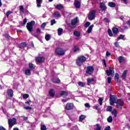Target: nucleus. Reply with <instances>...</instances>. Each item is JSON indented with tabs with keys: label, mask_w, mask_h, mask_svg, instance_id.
<instances>
[{
	"label": "nucleus",
	"mask_w": 130,
	"mask_h": 130,
	"mask_svg": "<svg viewBox=\"0 0 130 130\" xmlns=\"http://www.w3.org/2000/svg\"><path fill=\"white\" fill-rule=\"evenodd\" d=\"M90 22L87 21V22L84 24V27H85V28H88V27L89 26H90Z\"/></svg>",
	"instance_id": "obj_48"
},
{
	"label": "nucleus",
	"mask_w": 130,
	"mask_h": 130,
	"mask_svg": "<svg viewBox=\"0 0 130 130\" xmlns=\"http://www.w3.org/2000/svg\"><path fill=\"white\" fill-rule=\"evenodd\" d=\"M93 27H94V24H92L90 26H89L87 30L86 31V32L88 34H90V33H91V32H92V30L93 29Z\"/></svg>",
	"instance_id": "obj_22"
},
{
	"label": "nucleus",
	"mask_w": 130,
	"mask_h": 130,
	"mask_svg": "<svg viewBox=\"0 0 130 130\" xmlns=\"http://www.w3.org/2000/svg\"><path fill=\"white\" fill-rule=\"evenodd\" d=\"M110 55H111V53H110L108 51H107L106 52V56H110Z\"/></svg>",
	"instance_id": "obj_64"
},
{
	"label": "nucleus",
	"mask_w": 130,
	"mask_h": 130,
	"mask_svg": "<svg viewBox=\"0 0 130 130\" xmlns=\"http://www.w3.org/2000/svg\"><path fill=\"white\" fill-rule=\"evenodd\" d=\"M28 67H29V70H34V69H35V67L34 66V64L32 63H29L28 64Z\"/></svg>",
	"instance_id": "obj_29"
},
{
	"label": "nucleus",
	"mask_w": 130,
	"mask_h": 130,
	"mask_svg": "<svg viewBox=\"0 0 130 130\" xmlns=\"http://www.w3.org/2000/svg\"><path fill=\"white\" fill-rule=\"evenodd\" d=\"M55 8V9H56V10H58L59 11H60V10H62V9H63V6L61 4L57 5Z\"/></svg>",
	"instance_id": "obj_25"
},
{
	"label": "nucleus",
	"mask_w": 130,
	"mask_h": 130,
	"mask_svg": "<svg viewBox=\"0 0 130 130\" xmlns=\"http://www.w3.org/2000/svg\"><path fill=\"white\" fill-rule=\"evenodd\" d=\"M24 109H26V110H31V109H32V108L30 107H24Z\"/></svg>",
	"instance_id": "obj_57"
},
{
	"label": "nucleus",
	"mask_w": 130,
	"mask_h": 130,
	"mask_svg": "<svg viewBox=\"0 0 130 130\" xmlns=\"http://www.w3.org/2000/svg\"><path fill=\"white\" fill-rule=\"evenodd\" d=\"M85 107L88 108H90L91 107V106H90V104H89L88 103L85 104Z\"/></svg>",
	"instance_id": "obj_61"
},
{
	"label": "nucleus",
	"mask_w": 130,
	"mask_h": 130,
	"mask_svg": "<svg viewBox=\"0 0 130 130\" xmlns=\"http://www.w3.org/2000/svg\"><path fill=\"white\" fill-rule=\"evenodd\" d=\"M55 23H56L55 19H52L51 20V26H53V25H54Z\"/></svg>",
	"instance_id": "obj_49"
},
{
	"label": "nucleus",
	"mask_w": 130,
	"mask_h": 130,
	"mask_svg": "<svg viewBox=\"0 0 130 130\" xmlns=\"http://www.w3.org/2000/svg\"><path fill=\"white\" fill-rule=\"evenodd\" d=\"M94 81V78H88L87 79V85L89 86L90 84Z\"/></svg>",
	"instance_id": "obj_34"
},
{
	"label": "nucleus",
	"mask_w": 130,
	"mask_h": 130,
	"mask_svg": "<svg viewBox=\"0 0 130 130\" xmlns=\"http://www.w3.org/2000/svg\"><path fill=\"white\" fill-rule=\"evenodd\" d=\"M55 53L59 56H63L66 54V51L61 47H57L55 50Z\"/></svg>",
	"instance_id": "obj_3"
},
{
	"label": "nucleus",
	"mask_w": 130,
	"mask_h": 130,
	"mask_svg": "<svg viewBox=\"0 0 130 130\" xmlns=\"http://www.w3.org/2000/svg\"><path fill=\"white\" fill-rule=\"evenodd\" d=\"M49 95L50 97H54L55 95V90L52 88L50 89L49 91Z\"/></svg>",
	"instance_id": "obj_15"
},
{
	"label": "nucleus",
	"mask_w": 130,
	"mask_h": 130,
	"mask_svg": "<svg viewBox=\"0 0 130 130\" xmlns=\"http://www.w3.org/2000/svg\"><path fill=\"white\" fill-rule=\"evenodd\" d=\"M37 2V5L38 8H41V3L42 2H43V0H36Z\"/></svg>",
	"instance_id": "obj_28"
},
{
	"label": "nucleus",
	"mask_w": 130,
	"mask_h": 130,
	"mask_svg": "<svg viewBox=\"0 0 130 130\" xmlns=\"http://www.w3.org/2000/svg\"><path fill=\"white\" fill-rule=\"evenodd\" d=\"M103 61L104 62V64L105 66V67L107 68V65L106 64V61L105 60V59H103Z\"/></svg>",
	"instance_id": "obj_60"
},
{
	"label": "nucleus",
	"mask_w": 130,
	"mask_h": 130,
	"mask_svg": "<svg viewBox=\"0 0 130 130\" xmlns=\"http://www.w3.org/2000/svg\"><path fill=\"white\" fill-rule=\"evenodd\" d=\"M57 31H58V35H59V36H60V35L62 34V31H63V29H62V28H59L57 29Z\"/></svg>",
	"instance_id": "obj_38"
},
{
	"label": "nucleus",
	"mask_w": 130,
	"mask_h": 130,
	"mask_svg": "<svg viewBox=\"0 0 130 130\" xmlns=\"http://www.w3.org/2000/svg\"><path fill=\"white\" fill-rule=\"evenodd\" d=\"M108 6L109 7H110V8H115L116 4L113 2H109Z\"/></svg>",
	"instance_id": "obj_27"
},
{
	"label": "nucleus",
	"mask_w": 130,
	"mask_h": 130,
	"mask_svg": "<svg viewBox=\"0 0 130 130\" xmlns=\"http://www.w3.org/2000/svg\"><path fill=\"white\" fill-rule=\"evenodd\" d=\"M46 26V22H44V23H43L42 24L41 27L43 29V30H44Z\"/></svg>",
	"instance_id": "obj_47"
},
{
	"label": "nucleus",
	"mask_w": 130,
	"mask_h": 130,
	"mask_svg": "<svg viewBox=\"0 0 130 130\" xmlns=\"http://www.w3.org/2000/svg\"><path fill=\"white\" fill-rule=\"evenodd\" d=\"M98 102L100 104V105L102 106L103 104V99L102 98H99Z\"/></svg>",
	"instance_id": "obj_40"
},
{
	"label": "nucleus",
	"mask_w": 130,
	"mask_h": 130,
	"mask_svg": "<svg viewBox=\"0 0 130 130\" xmlns=\"http://www.w3.org/2000/svg\"><path fill=\"white\" fill-rule=\"evenodd\" d=\"M8 124L10 128H12L13 125L17 124V119L13 118L12 119H8Z\"/></svg>",
	"instance_id": "obj_6"
},
{
	"label": "nucleus",
	"mask_w": 130,
	"mask_h": 130,
	"mask_svg": "<svg viewBox=\"0 0 130 130\" xmlns=\"http://www.w3.org/2000/svg\"><path fill=\"white\" fill-rule=\"evenodd\" d=\"M111 83V77H108V83L110 84Z\"/></svg>",
	"instance_id": "obj_59"
},
{
	"label": "nucleus",
	"mask_w": 130,
	"mask_h": 130,
	"mask_svg": "<svg viewBox=\"0 0 130 130\" xmlns=\"http://www.w3.org/2000/svg\"><path fill=\"white\" fill-rule=\"evenodd\" d=\"M69 95V92H68L67 91L62 90L60 91V95L64 97H67Z\"/></svg>",
	"instance_id": "obj_20"
},
{
	"label": "nucleus",
	"mask_w": 130,
	"mask_h": 130,
	"mask_svg": "<svg viewBox=\"0 0 130 130\" xmlns=\"http://www.w3.org/2000/svg\"><path fill=\"white\" fill-rule=\"evenodd\" d=\"M86 74H88L89 76H91V75H92L94 72V67H93V66H87L86 67Z\"/></svg>",
	"instance_id": "obj_9"
},
{
	"label": "nucleus",
	"mask_w": 130,
	"mask_h": 130,
	"mask_svg": "<svg viewBox=\"0 0 130 130\" xmlns=\"http://www.w3.org/2000/svg\"><path fill=\"white\" fill-rule=\"evenodd\" d=\"M23 98H24V99H27V98H29V94L27 93L23 94Z\"/></svg>",
	"instance_id": "obj_51"
},
{
	"label": "nucleus",
	"mask_w": 130,
	"mask_h": 130,
	"mask_svg": "<svg viewBox=\"0 0 130 130\" xmlns=\"http://www.w3.org/2000/svg\"><path fill=\"white\" fill-rule=\"evenodd\" d=\"M86 60H87L86 57L84 56H80L77 59L76 63L78 67H81Z\"/></svg>",
	"instance_id": "obj_1"
},
{
	"label": "nucleus",
	"mask_w": 130,
	"mask_h": 130,
	"mask_svg": "<svg viewBox=\"0 0 130 130\" xmlns=\"http://www.w3.org/2000/svg\"><path fill=\"white\" fill-rule=\"evenodd\" d=\"M100 7L101 8L102 11H105V10L107 9L106 5H105L103 2L100 3Z\"/></svg>",
	"instance_id": "obj_17"
},
{
	"label": "nucleus",
	"mask_w": 130,
	"mask_h": 130,
	"mask_svg": "<svg viewBox=\"0 0 130 130\" xmlns=\"http://www.w3.org/2000/svg\"><path fill=\"white\" fill-rule=\"evenodd\" d=\"M30 103H32V101H31L30 100L25 102V104H27V105H30Z\"/></svg>",
	"instance_id": "obj_55"
},
{
	"label": "nucleus",
	"mask_w": 130,
	"mask_h": 130,
	"mask_svg": "<svg viewBox=\"0 0 130 130\" xmlns=\"http://www.w3.org/2000/svg\"><path fill=\"white\" fill-rule=\"evenodd\" d=\"M18 48H25V47H27V43L25 42H22L20 43L18 45Z\"/></svg>",
	"instance_id": "obj_16"
},
{
	"label": "nucleus",
	"mask_w": 130,
	"mask_h": 130,
	"mask_svg": "<svg viewBox=\"0 0 130 130\" xmlns=\"http://www.w3.org/2000/svg\"><path fill=\"white\" fill-rule=\"evenodd\" d=\"M118 61L119 63H121V62H123L124 61V57L122 56H119L118 59Z\"/></svg>",
	"instance_id": "obj_33"
},
{
	"label": "nucleus",
	"mask_w": 130,
	"mask_h": 130,
	"mask_svg": "<svg viewBox=\"0 0 130 130\" xmlns=\"http://www.w3.org/2000/svg\"><path fill=\"white\" fill-rule=\"evenodd\" d=\"M36 33L37 34H40L41 33V30L40 29V28H37Z\"/></svg>",
	"instance_id": "obj_53"
},
{
	"label": "nucleus",
	"mask_w": 130,
	"mask_h": 130,
	"mask_svg": "<svg viewBox=\"0 0 130 130\" xmlns=\"http://www.w3.org/2000/svg\"><path fill=\"white\" fill-rule=\"evenodd\" d=\"M112 116H109V117L107 118V121L108 122H109L111 123V122H112Z\"/></svg>",
	"instance_id": "obj_43"
},
{
	"label": "nucleus",
	"mask_w": 130,
	"mask_h": 130,
	"mask_svg": "<svg viewBox=\"0 0 130 130\" xmlns=\"http://www.w3.org/2000/svg\"><path fill=\"white\" fill-rule=\"evenodd\" d=\"M126 74H127V70H125L122 74V80H125L126 78Z\"/></svg>",
	"instance_id": "obj_23"
},
{
	"label": "nucleus",
	"mask_w": 130,
	"mask_h": 130,
	"mask_svg": "<svg viewBox=\"0 0 130 130\" xmlns=\"http://www.w3.org/2000/svg\"><path fill=\"white\" fill-rule=\"evenodd\" d=\"M65 109L66 110H72L74 109V104L73 103H68L65 106Z\"/></svg>",
	"instance_id": "obj_10"
},
{
	"label": "nucleus",
	"mask_w": 130,
	"mask_h": 130,
	"mask_svg": "<svg viewBox=\"0 0 130 130\" xmlns=\"http://www.w3.org/2000/svg\"><path fill=\"white\" fill-rule=\"evenodd\" d=\"M116 104L117 105V108L119 109H122V107H123L124 102L123 101V100L120 99L116 103Z\"/></svg>",
	"instance_id": "obj_8"
},
{
	"label": "nucleus",
	"mask_w": 130,
	"mask_h": 130,
	"mask_svg": "<svg viewBox=\"0 0 130 130\" xmlns=\"http://www.w3.org/2000/svg\"><path fill=\"white\" fill-rule=\"evenodd\" d=\"M41 130H47V128H46V126L45 124H43L41 126Z\"/></svg>",
	"instance_id": "obj_45"
},
{
	"label": "nucleus",
	"mask_w": 130,
	"mask_h": 130,
	"mask_svg": "<svg viewBox=\"0 0 130 130\" xmlns=\"http://www.w3.org/2000/svg\"><path fill=\"white\" fill-rule=\"evenodd\" d=\"M13 13V12L12 11H8L6 13V16L7 17V18L9 17V16H10V15H11V14H12Z\"/></svg>",
	"instance_id": "obj_54"
},
{
	"label": "nucleus",
	"mask_w": 130,
	"mask_h": 130,
	"mask_svg": "<svg viewBox=\"0 0 130 130\" xmlns=\"http://www.w3.org/2000/svg\"><path fill=\"white\" fill-rule=\"evenodd\" d=\"M118 101V99L117 98V96L115 95H110V99H109V103L110 105H111L112 106H113L114 105V104L117 102Z\"/></svg>",
	"instance_id": "obj_2"
},
{
	"label": "nucleus",
	"mask_w": 130,
	"mask_h": 130,
	"mask_svg": "<svg viewBox=\"0 0 130 130\" xmlns=\"http://www.w3.org/2000/svg\"><path fill=\"white\" fill-rule=\"evenodd\" d=\"M93 109H95V110H97L98 112L101 110V109H100V105H94L93 106Z\"/></svg>",
	"instance_id": "obj_26"
},
{
	"label": "nucleus",
	"mask_w": 130,
	"mask_h": 130,
	"mask_svg": "<svg viewBox=\"0 0 130 130\" xmlns=\"http://www.w3.org/2000/svg\"><path fill=\"white\" fill-rule=\"evenodd\" d=\"M44 60H45V58H44V57L43 56H38L36 58V61H37V62H39V63L44 62Z\"/></svg>",
	"instance_id": "obj_12"
},
{
	"label": "nucleus",
	"mask_w": 130,
	"mask_h": 130,
	"mask_svg": "<svg viewBox=\"0 0 130 130\" xmlns=\"http://www.w3.org/2000/svg\"><path fill=\"white\" fill-rule=\"evenodd\" d=\"M25 75L26 76H31V70L30 69H27L25 70Z\"/></svg>",
	"instance_id": "obj_32"
},
{
	"label": "nucleus",
	"mask_w": 130,
	"mask_h": 130,
	"mask_svg": "<svg viewBox=\"0 0 130 130\" xmlns=\"http://www.w3.org/2000/svg\"><path fill=\"white\" fill-rule=\"evenodd\" d=\"M114 46L115 47H118L119 46V44H118V42H116L114 43Z\"/></svg>",
	"instance_id": "obj_62"
},
{
	"label": "nucleus",
	"mask_w": 130,
	"mask_h": 130,
	"mask_svg": "<svg viewBox=\"0 0 130 130\" xmlns=\"http://www.w3.org/2000/svg\"><path fill=\"white\" fill-rule=\"evenodd\" d=\"M53 16L55 18H59L60 17V13L58 11H56L54 13Z\"/></svg>",
	"instance_id": "obj_24"
},
{
	"label": "nucleus",
	"mask_w": 130,
	"mask_h": 130,
	"mask_svg": "<svg viewBox=\"0 0 130 130\" xmlns=\"http://www.w3.org/2000/svg\"><path fill=\"white\" fill-rule=\"evenodd\" d=\"M96 126L95 130H101L102 129V126L99 123L96 124Z\"/></svg>",
	"instance_id": "obj_37"
},
{
	"label": "nucleus",
	"mask_w": 130,
	"mask_h": 130,
	"mask_svg": "<svg viewBox=\"0 0 130 130\" xmlns=\"http://www.w3.org/2000/svg\"><path fill=\"white\" fill-rule=\"evenodd\" d=\"M27 23V18H24L23 20V22L21 23V26H25L26 24Z\"/></svg>",
	"instance_id": "obj_44"
},
{
	"label": "nucleus",
	"mask_w": 130,
	"mask_h": 130,
	"mask_svg": "<svg viewBox=\"0 0 130 130\" xmlns=\"http://www.w3.org/2000/svg\"><path fill=\"white\" fill-rule=\"evenodd\" d=\"M78 84L81 88L85 87V85H86L84 82L81 81L78 82Z\"/></svg>",
	"instance_id": "obj_36"
},
{
	"label": "nucleus",
	"mask_w": 130,
	"mask_h": 130,
	"mask_svg": "<svg viewBox=\"0 0 130 130\" xmlns=\"http://www.w3.org/2000/svg\"><path fill=\"white\" fill-rule=\"evenodd\" d=\"M114 80L116 83L120 82V80H119V74L118 73H116L114 76Z\"/></svg>",
	"instance_id": "obj_19"
},
{
	"label": "nucleus",
	"mask_w": 130,
	"mask_h": 130,
	"mask_svg": "<svg viewBox=\"0 0 130 130\" xmlns=\"http://www.w3.org/2000/svg\"><path fill=\"white\" fill-rule=\"evenodd\" d=\"M112 31L115 35H117L118 34V32H119V30L117 27H114L112 28Z\"/></svg>",
	"instance_id": "obj_18"
},
{
	"label": "nucleus",
	"mask_w": 130,
	"mask_h": 130,
	"mask_svg": "<svg viewBox=\"0 0 130 130\" xmlns=\"http://www.w3.org/2000/svg\"><path fill=\"white\" fill-rule=\"evenodd\" d=\"M112 113L114 115L115 117H116V116H117V111L116 110V109H114L112 112Z\"/></svg>",
	"instance_id": "obj_41"
},
{
	"label": "nucleus",
	"mask_w": 130,
	"mask_h": 130,
	"mask_svg": "<svg viewBox=\"0 0 130 130\" xmlns=\"http://www.w3.org/2000/svg\"><path fill=\"white\" fill-rule=\"evenodd\" d=\"M124 38V36L123 35H120V36L118 37V39H123Z\"/></svg>",
	"instance_id": "obj_56"
},
{
	"label": "nucleus",
	"mask_w": 130,
	"mask_h": 130,
	"mask_svg": "<svg viewBox=\"0 0 130 130\" xmlns=\"http://www.w3.org/2000/svg\"><path fill=\"white\" fill-rule=\"evenodd\" d=\"M76 9H80L81 8V2L79 0H75L74 3Z\"/></svg>",
	"instance_id": "obj_13"
},
{
	"label": "nucleus",
	"mask_w": 130,
	"mask_h": 130,
	"mask_svg": "<svg viewBox=\"0 0 130 130\" xmlns=\"http://www.w3.org/2000/svg\"><path fill=\"white\" fill-rule=\"evenodd\" d=\"M86 118V116L84 115H81V116H80L79 117V120L80 122H82L83 121V120H84V119H85Z\"/></svg>",
	"instance_id": "obj_31"
},
{
	"label": "nucleus",
	"mask_w": 130,
	"mask_h": 130,
	"mask_svg": "<svg viewBox=\"0 0 130 130\" xmlns=\"http://www.w3.org/2000/svg\"><path fill=\"white\" fill-rule=\"evenodd\" d=\"M7 95L8 97L10 98H13L14 96V91L12 89H7Z\"/></svg>",
	"instance_id": "obj_14"
},
{
	"label": "nucleus",
	"mask_w": 130,
	"mask_h": 130,
	"mask_svg": "<svg viewBox=\"0 0 130 130\" xmlns=\"http://www.w3.org/2000/svg\"><path fill=\"white\" fill-rule=\"evenodd\" d=\"M78 23V17H75L74 19L71 20V23H70L69 26L70 28L74 29L76 28V24Z\"/></svg>",
	"instance_id": "obj_7"
},
{
	"label": "nucleus",
	"mask_w": 130,
	"mask_h": 130,
	"mask_svg": "<svg viewBox=\"0 0 130 130\" xmlns=\"http://www.w3.org/2000/svg\"><path fill=\"white\" fill-rule=\"evenodd\" d=\"M3 36H5V38H7L8 39L11 38V36H10V35L8 34H5L4 35H3Z\"/></svg>",
	"instance_id": "obj_52"
},
{
	"label": "nucleus",
	"mask_w": 130,
	"mask_h": 130,
	"mask_svg": "<svg viewBox=\"0 0 130 130\" xmlns=\"http://www.w3.org/2000/svg\"><path fill=\"white\" fill-rule=\"evenodd\" d=\"M110 126H108L105 127V128L104 129V130H110Z\"/></svg>",
	"instance_id": "obj_63"
},
{
	"label": "nucleus",
	"mask_w": 130,
	"mask_h": 130,
	"mask_svg": "<svg viewBox=\"0 0 130 130\" xmlns=\"http://www.w3.org/2000/svg\"><path fill=\"white\" fill-rule=\"evenodd\" d=\"M19 11H20V12H21V13H24V7H23V6H20L19 7Z\"/></svg>",
	"instance_id": "obj_46"
},
{
	"label": "nucleus",
	"mask_w": 130,
	"mask_h": 130,
	"mask_svg": "<svg viewBox=\"0 0 130 130\" xmlns=\"http://www.w3.org/2000/svg\"><path fill=\"white\" fill-rule=\"evenodd\" d=\"M107 111H109V112L112 111V107L111 106L108 107L107 108Z\"/></svg>",
	"instance_id": "obj_50"
},
{
	"label": "nucleus",
	"mask_w": 130,
	"mask_h": 130,
	"mask_svg": "<svg viewBox=\"0 0 130 130\" xmlns=\"http://www.w3.org/2000/svg\"><path fill=\"white\" fill-rule=\"evenodd\" d=\"M96 16V11L92 10L90 11L88 15V19L90 21H93L95 20V17Z\"/></svg>",
	"instance_id": "obj_5"
},
{
	"label": "nucleus",
	"mask_w": 130,
	"mask_h": 130,
	"mask_svg": "<svg viewBox=\"0 0 130 130\" xmlns=\"http://www.w3.org/2000/svg\"><path fill=\"white\" fill-rule=\"evenodd\" d=\"M109 70H106V73L107 74V75L108 76V77H109V76H114V69H112V68H111V67H109Z\"/></svg>",
	"instance_id": "obj_11"
},
{
	"label": "nucleus",
	"mask_w": 130,
	"mask_h": 130,
	"mask_svg": "<svg viewBox=\"0 0 130 130\" xmlns=\"http://www.w3.org/2000/svg\"><path fill=\"white\" fill-rule=\"evenodd\" d=\"M104 21L105 22V23H109L110 22L109 19H108L107 18H105L104 19Z\"/></svg>",
	"instance_id": "obj_58"
},
{
	"label": "nucleus",
	"mask_w": 130,
	"mask_h": 130,
	"mask_svg": "<svg viewBox=\"0 0 130 130\" xmlns=\"http://www.w3.org/2000/svg\"><path fill=\"white\" fill-rule=\"evenodd\" d=\"M45 40L46 41H49V40L50 39V35H46L45 37Z\"/></svg>",
	"instance_id": "obj_42"
},
{
	"label": "nucleus",
	"mask_w": 130,
	"mask_h": 130,
	"mask_svg": "<svg viewBox=\"0 0 130 130\" xmlns=\"http://www.w3.org/2000/svg\"><path fill=\"white\" fill-rule=\"evenodd\" d=\"M108 34H109V36L110 37H113V34H112V31L110 29H108Z\"/></svg>",
	"instance_id": "obj_39"
},
{
	"label": "nucleus",
	"mask_w": 130,
	"mask_h": 130,
	"mask_svg": "<svg viewBox=\"0 0 130 130\" xmlns=\"http://www.w3.org/2000/svg\"><path fill=\"white\" fill-rule=\"evenodd\" d=\"M51 82L52 83H54L55 84H59V83H60V80L59 78H56L55 79H51Z\"/></svg>",
	"instance_id": "obj_21"
},
{
	"label": "nucleus",
	"mask_w": 130,
	"mask_h": 130,
	"mask_svg": "<svg viewBox=\"0 0 130 130\" xmlns=\"http://www.w3.org/2000/svg\"><path fill=\"white\" fill-rule=\"evenodd\" d=\"M73 35H74V36H76V37H79L81 36V32H80L78 31H75L73 32Z\"/></svg>",
	"instance_id": "obj_30"
},
{
	"label": "nucleus",
	"mask_w": 130,
	"mask_h": 130,
	"mask_svg": "<svg viewBox=\"0 0 130 130\" xmlns=\"http://www.w3.org/2000/svg\"><path fill=\"white\" fill-rule=\"evenodd\" d=\"M77 51H80V48L78 46H74L73 52H77Z\"/></svg>",
	"instance_id": "obj_35"
},
{
	"label": "nucleus",
	"mask_w": 130,
	"mask_h": 130,
	"mask_svg": "<svg viewBox=\"0 0 130 130\" xmlns=\"http://www.w3.org/2000/svg\"><path fill=\"white\" fill-rule=\"evenodd\" d=\"M35 25V21H34V20L31 21L29 22H28L26 24V28L28 30V31L31 33L32 32H33V31H34V30H33V26Z\"/></svg>",
	"instance_id": "obj_4"
}]
</instances>
